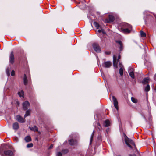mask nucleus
Segmentation results:
<instances>
[{
  "label": "nucleus",
  "instance_id": "obj_1",
  "mask_svg": "<svg viewBox=\"0 0 156 156\" xmlns=\"http://www.w3.org/2000/svg\"><path fill=\"white\" fill-rule=\"evenodd\" d=\"M124 134L126 144L131 149L132 148V147L130 144L133 146L134 147L136 148L135 144L133 141L131 139L128 138L125 134L124 133Z\"/></svg>",
  "mask_w": 156,
  "mask_h": 156
},
{
  "label": "nucleus",
  "instance_id": "obj_2",
  "mask_svg": "<svg viewBox=\"0 0 156 156\" xmlns=\"http://www.w3.org/2000/svg\"><path fill=\"white\" fill-rule=\"evenodd\" d=\"M121 58L120 55L118 56L117 59H116V56L115 55H113V64L114 66H115L116 68L118 67L117 65L119 61V59Z\"/></svg>",
  "mask_w": 156,
  "mask_h": 156
},
{
  "label": "nucleus",
  "instance_id": "obj_3",
  "mask_svg": "<svg viewBox=\"0 0 156 156\" xmlns=\"http://www.w3.org/2000/svg\"><path fill=\"white\" fill-rule=\"evenodd\" d=\"M93 47L94 50L97 52L100 53L101 52V48L98 44L97 43L93 44Z\"/></svg>",
  "mask_w": 156,
  "mask_h": 156
},
{
  "label": "nucleus",
  "instance_id": "obj_4",
  "mask_svg": "<svg viewBox=\"0 0 156 156\" xmlns=\"http://www.w3.org/2000/svg\"><path fill=\"white\" fill-rule=\"evenodd\" d=\"M120 26L122 29H123L127 28H129L130 29V27L131 26L129 24L126 23H122L120 24Z\"/></svg>",
  "mask_w": 156,
  "mask_h": 156
},
{
  "label": "nucleus",
  "instance_id": "obj_5",
  "mask_svg": "<svg viewBox=\"0 0 156 156\" xmlns=\"http://www.w3.org/2000/svg\"><path fill=\"white\" fill-rule=\"evenodd\" d=\"M132 30V26L130 27V29L129 28H127L123 29H121L120 31L124 34H127L130 33Z\"/></svg>",
  "mask_w": 156,
  "mask_h": 156
},
{
  "label": "nucleus",
  "instance_id": "obj_6",
  "mask_svg": "<svg viewBox=\"0 0 156 156\" xmlns=\"http://www.w3.org/2000/svg\"><path fill=\"white\" fill-rule=\"evenodd\" d=\"M134 71L133 69L131 68V67L129 68L128 71L129 73V75L133 79H134L135 78Z\"/></svg>",
  "mask_w": 156,
  "mask_h": 156
},
{
  "label": "nucleus",
  "instance_id": "obj_7",
  "mask_svg": "<svg viewBox=\"0 0 156 156\" xmlns=\"http://www.w3.org/2000/svg\"><path fill=\"white\" fill-rule=\"evenodd\" d=\"M4 153L6 156H13L14 155L13 152L11 150L5 151Z\"/></svg>",
  "mask_w": 156,
  "mask_h": 156
},
{
  "label": "nucleus",
  "instance_id": "obj_8",
  "mask_svg": "<svg viewBox=\"0 0 156 156\" xmlns=\"http://www.w3.org/2000/svg\"><path fill=\"white\" fill-rule=\"evenodd\" d=\"M112 99L113 101L114 106L117 110L118 109V102L115 97L114 96L112 97Z\"/></svg>",
  "mask_w": 156,
  "mask_h": 156
},
{
  "label": "nucleus",
  "instance_id": "obj_9",
  "mask_svg": "<svg viewBox=\"0 0 156 156\" xmlns=\"http://www.w3.org/2000/svg\"><path fill=\"white\" fill-rule=\"evenodd\" d=\"M14 57L13 55V52L12 51L9 55V61L11 64H13L14 62Z\"/></svg>",
  "mask_w": 156,
  "mask_h": 156
},
{
  "label": "nucleus",
  "instance_id": "obj_10",
  "mask_svg": "<svg viewBox=\"0 0 156 156\" xmlns=\"http://www.w3.org/2000/svg\"><path fill=\"white\" fill-rule=\"evenodd\" d=\"M16 119L20 123H24L25 122L24 119L19 115L16 116Z\"/></svg>",
  "mask_w": 156,
  "mask_h": 156
},
{
  "label": "nucleus",
  "instance_id": "obj_11",
  "mask_svg": "<svg viewBox=\"0 0 156 156\" xmlns=\"http://www.w3.org/2000/svg\"><path fill=\"white\" fill-rule=\"evenodd\" d=\"M30 105V103L27 101H26L23 103V108L25 110L27 109Z\"/></svg>",
  "mask_w": 156,
  "mask_h": 156
},
{
  "label": "nucleus",
  "instance_id": "obj_12",
  "mask_svg": "<svg viewBox=\"0 0 156 156\" xmlns=\"http://www.w3.org/2000/svg\"><path fill=\"white\" fill-rule=\"evenodd\" d=\"M111 63L110 61L104 62L102 65L103 67L105 68H109L111 66Z\"/></svg>",
  "mask_w": 156,
  "mask_h": 156
},
{
  "label": "nucleus",
  "instance_id": "obj_13",
  "mask_svg": "<svg viewBox=\"0 0 156 156\" xmlns=\"http://www.w3.org/2000/svg\"><path fill=\"white\" fill-rule=\"evenodd\" d=\"M114 20V16L111 15H109L108 18L106 20V22L107 23H109L111 22H113Z\"/></svg>",
  "mask_w": 156,
  "mask_h": 156
},
{
  "label": "nucleus",
  "instance_id": "obj_14",
  "mask_svg": "<svg viewBox=\"0 0 156 156\" xmlns=\"http://www.w3.org/2000/svg\"><path fill=\"white\" fill-rule=\"evenodd\" d=\"M69 144L71 146H74L76 145L77 143V141L76 140L73 139H71L69 140Z\"/></svg>",
  "mask_w": 156,
  "mask_h": 156
},
{
  "label": "nucleus",
  "instance_id": "obj_15",
  "mask_svg": "<svg viewBox=\"0 0 156 156\" xmlns=\"http://www.w3.org/2000/svg\"><path fill=\"white\" fill-rule=\"evenodd\" d=\"M116 42L119 44V50L120 51H122L123 49V44L122 41L120 40L116 41Z\"/></svg>",
  "mask_w": 156,
  "mask_h": 156
},
{
  "label": "nucleus",
  "instance_id": "obj_16",
  "mask_svg": "<svg viewBox=\"0 0 156 156\" xmlns=\"http://www.w3.org/2000/svg\"><path fill=\"white\" fill-rule=\"evenodd\" d=\"M29 128L31 131H33L34 132L38 131V128L36 126H34V127H29Z\"/></svg>",
  "mask_w": 156,
  "mask_h": 156
},
{
  "label": "nucleus",
  "instance_id": "obj_17",
  "mask_svg": "<svg viewBox=\"0 0 156 156\" xmlns=\"http://www.w3.org/2000/svg\"><path fill=\"white\" fill-rule=\"evenodd\" d=\"M19 127V124L17 122H15L13 124V128L15 130H17L18 129Z\"/></svg>",
  "mask_w": 156,
  "mask_h": 156
},
{
  "label": "nucleus",
  "instance_id": "obj_18",
  "mask_svg": "<svg viewBox=\"0 0 156 156\" xmlns=\"http://www.w3.org/2000/svg\"><path fill=\"white\" fill-rule=\"evenodd\" d=\"M24 140L26 142H29L31 141V137L29 136H27L25 137Z\"/></svg>",
  "mask_w": 156,
  "mask_h": 156
},
{
  "label": "nucleus",
  "instance_id": "obj_19",
  "mask_svg": "<svg viewBox=\"0 0 156 156\" xmlns=\"http://www.w3.org/2000/svg\"><path fill=\"white\" fill-rule=\"evenodd\" d=\"M110 124V122L108 120H107L104 121V125L105 126L108 127L109 126Z\"/></svg>",
  "mask_w": 156,
  "mask_h": 156
},
{
  "label": "nucleus",
  "instance_id": "obj_20",
  "mask_svg": "<svg viewBox=\"0 0 156 156\" xmlns=\"http://www.w3.org/2000/svg\"><path fill=\"white\" fill-rule=\"evenodd\" d=\"M148 78H144L142 82L143 84L144 85L148 83Z\"/></svg>",
  "mask_w": 156,
  "mask_h": 156
},
{
  "label": "nucleus",
  "instance_id": "obj_21",
  "mask_svg": "<svg viewBox=\"0 0 156 156\" xmlns=\"http://www.w3.org/2000/svg\"><path fill=\"white\" fill-rule=\"evenodd\" d=\"M23 81L24 84L26 85L27 83V80L26 75L25 74L24 76Z\"/></svg>",
  "mask_w": 156,
  "mask_h": 156
},
{
  "label": "nucleus",
  "instance_id": "obj_22",
  "mask_svg": "<svg viewBox=\"0 0 156 156\" xmlns=\"http://www.w3.org/2000/svg\"><path fill=\"white\" fill-rule=\"evenodd\" d=\"M120 68L119 70V72L121 76H122L123 73V70L122 67L121 66H120Z\"/></svg>",
  "mask_w": 156,
  "mask_h": 156
},
{
  "label": "nucleus",
  "instance_id": "obj_23",
  "mask_svg": "<svg viewBox=\"0 0 156 156\" xmlns=\"http://www.w3.org/2000/svg\"><path fill=\"white\" fill-rule=\"evenodd\" d=\"M18 94L20 97H23L24 92L23 90H21L20 92H18Z\"/></svg>",
  "mask_w": 156,
  "mask_h": 156
},
{
  "label": "nucleus",
  "instance_id": "obj_24",
  "mask_svg": "<svg viewBox=\"0 0 156 156\" xmlns=\"http://www.w3.org/2000/svg\"><path fill=\"white\" fill-rule=\"evenodd\" d=\"M150 87L149 84H147V86L145 87L144 90L146 92H148L149 91Z\"/></svg>",
  "mask_w": 156,
  "mask_h": 156
},
{
  "label": "nucleus",
  "instance_id": "obj_25",
  "mask_svg": "<svg viewBox=\"0 0 156 156\" xmlns=\"http://www.w3.org/2000/svg\"><path fill=\"white\" fill-rule=\"evenodd\" d=\"M131 100L134 103H136L138 101L137 99L134 97H132L131 98Z\"/></svg>",
  "mask_w": 156,
  "mask_h": 156
},
{
  "label": "nucleus",
  "instance_id": "obj_26",
  "mask_svg": "<svg viewBox=\"0 0 156 156\" xmlns=\"http://www.w3.org/2000/svg\"><path fill=\"white\" fill-rule=\"evenodd\" d=\"M94 24L97 29H98L99 28L100 25L98 23L96 22H94Z\"/></svg>",
  "mask_w": 156,
  "mask_h": 156
},
{
  "label": "nucleus",
  "instance_id": "obj_27",
  "mask_svg": "<svg viewBox=\"0 0 156 156\" xmlns=\"http://www.w3.org/2000/svg\"><path fill=\"white\" fill-rule=\"evenodd\" d=\"M140 35H141V37H146V34L145 32H144L142 31H140Z\"/></svg>",
  "mask_w": 156,
  "mask_h": 156
},
{
  "label": "nucleus",
  "instance_id": "obj_28",
  "mask_svg": "<svg viewBox=\"0 0 156 156\" xmlns=\"http://www.w3.org/2000/svg\"><path fill=\"white\" fill-rule=\"evenodd\" d=\"M30 115V111L29 110H27L26 111V113L24 116V118L29 115Z\"/></svg>",
  "mask_w": 156,
  "mask_h": 156
},
{
  "label": "nucleus",
  "instance_id": "obj_29",
  "mask_svg": "<svg viewBox=\"0 0 156 156\" xmlns=\"http://www.w3.org/2000/svg\"><path fill=\"white\" fill-rule=\"evenodd\" d=\"M94 131H93L91 135L90 139V144H91L92 143V142L93 136H94Z\"/></svg>",
  "mask_w": 156,
  "mask_h": 156
},
{
  "label": "nucleus",
  "instance_id": "obj_30",
  "mask_svg": "<svg viewBox=\"0 0 156 156\" xmlns=\"http://www.w3.org/2000/svg\"><path fill=\"white\" fill-rule=\"evenodd\" d=\"M33 145L32 143L28 144L27 146V147L28 148H31L33 147Z\"/></svg>",
  "mask_w": 156,
  "mask_h": 156
},
{
  "label": "nucleus",
  "instance_id": "obj_31",
  "mask_svg": "<svg viewBox=\"0 0 156 156\" xmlns=\"http://www.w3.org/2000/svg\"><path fill=\"white\" fill-rule=\"evenodd\" d=\"M69 151L67 149H65L62 150V152L63 154H66L68 153Z\"/></svg>",
  "mask_w": 156,
  "mask_h": 156
},
{
  "label": "nucleus",
  "instance_id": "obj_32",
  "mask_svg": "<svg viewBox=\"0 0 156 156\" xmlns=\"http://www.w3.org/2000/svg\"><path fill=\"white\" fill-rule=\"evenodd\" d=\"M147 108H148V113H149V115L150 116L151 115V112H150V111L151 110V108L148 105H147Z\"/></svg>",
  "mask_w": 156,
  "mask_h": 156
},
{
  "label": "nucleus",
  "instance_id": "obj_33",
  "mask_svg": "<svg viewBox=\"0 0 156 156\" xmlns=\"http://www.w3.org/2000/svg\"><path fill=\"white\" fill-rule=\"evenodd\" d=\"M153 144H154V151L155 153V149H156V145H155V141L154 139H153Z\"/></svg>",
  "mask_w": 156,
  "mask_h": 156
},
{
  "label": "nucleus",
  "instance_id": "obj_34",
  "mask_svg": "<svg viewBox=\"0 0 156 156\" xmlns=\"http://www.w3.org/2000/svg\"><path fill=\"white\" fill-rule=\"evenodd\" d=\"M98 31L99 32V33H101V32H102V33H103V34H104L105 33V31H104V30H103L102 29H101L98 30Z\"/></svg>",
  "mask_w": 156,
  "mask_h": 156
},
{
  "label": "nucleus",
  "instance_id": "obj_35",
  "mask_svg": "<svg viewBox=\"0 0 156 156\" xmlns=\"http://www.w3.org/2000/svg\"><path fill=\"white\" fill-rule=\"evenodd\" d=\"M56 156H62V153L60 152H58L56 154Z\"/></svg>",
  "mask_w": 156,
  "mask_h": 156
},
{
  "label": "nucleus",
  "instance_id": "obj_36",
  "mask_svg": "<svg viewBox=\"0 0 156 156\" xmlns=\"http://www.w3.org/2000/svg\"><path fill=\"white\" fill-rule=\"evenodd\" d=\"M15 72L14 70H12L11 72V76H13L15 75Z\"/></svg>",
  "mask_w": 156,
  "mask_h": 156
},
{
  "label": "nucleus",
  "instance_id": "obj_37",
  "mask_svg": "<svg viewBox=\"0 0 156 156\" xmlns=\"http://www.w3.org/2000/svg\"><path fill=\"white\" fill-rule=\"evenodd\" d=\"M6 73L8 76H9L10 73L9 72V69H7L6 70Z\"/></svg>",
  "mask_w": 156,
  "mask_h": 156
},
{
  "label": "nucleus",
  "instance_id": "obj_38",
  "mask_svg": "<svg viewBox=\"0 0 156 156\" xmlns=\"http://www.w3.org/2000/svg\"><path fill=\"white\" fill-rule=\"evenodd\" d=\"M144 64L146 65H149V64H150V62H148L147 61H146V62H144Z\"/></svg>",
  "mask_w": 156,
  "mask_h": 156
},
{
  "label": "nucleus",
  "instance_id": "obj_39",
  "mask_svg": "<svg viewBox=\"0 0 156 156\" xmlns=\"http://www.w3.org/2000/svg\"><path fill=\"white\" fill-rule=\"evenodd\" d=\"M101 136L100 134L98 135V139L99 140H101Z\"/></svg>",
  "mask_w": 156,
  "mask_h": 156
},
{
  "label": "nucleus",
  "instance_id": "obj_40",
  "mask_svg": "<svg viewBox=\"0 0 156 156\" xmlns=\"http://www.w3.org/2000/svg\"><path fill=\"white\" fill-rule=\"evenodd\" d=\"M105 54L106 55H109L110 54L111 52H108V51H106L105 52Z\"/></svg>",
  "mask_w": 156,
  "mask_h": 156
},
{
  "label": "nucleus",
  "instance_id": "obj_41",
  "mask_svg": "<svg viewBox=\"0 0 156 156\" xmlns=\"http://www.w3.org/2000/svg\"><path fill=\"white\" fill-rule=\"evenodd\" d=\"M53 144H51L50 146V147H49V149H51L53 147Z\"/></svg>",
  "mask_w": 156,
  "mask_h": 156
},
{
  "label": "nucleus",
  "instance_id": "obj_42",
  "mask_svg": "<svg viewBox=\"0 0 156 156\" xmlns=\"http://www.w3.org/2000/svg\"><path fill=\"white\" fill-rule=\"evenodd\" d=\"M136 155L135 154H129V156H135Z\"/></svg>",
  "mask_w": 156,
  "mask_h": 156
},
{
  "label": "nucleus",
  "instance_id": "obj_43",
  "mask_svg": "<svg viewBox=\"0 0 156 156\" xmlns=\"http://www.w3.org/2000/svg\"><path fill=\"white\" fill-rule=\"evenodd\" d=\"M119 66H121L122 67H123L122 65V63H121L120 62H119Z\"/></svg>",
  "mask_w": 156,
  "mask_h": 156
},
{
  "label": "nucleus",
  "instance_id": "obj_44",
  "mask_svg": "<svg viewBox=\"0 0 156 156\" xmlns=\"http://www.w3.org/2000/svg\"><path fill=\"white\" fill-rule=\"evenodd\" d=\"M14 140L16 141V142H17L18 141V140L17 139H14Z\"/></svg>",
  "mask_w": 156,
  "mask_h": 156
},
{
  "label": "nucleus",
  "instance_id": "obj_45",
  "mask_svg": "<svg viewBox=\"0 0 156 156\" xmlns=\"http://www.w3.org/2000/svg\"><path fill=\"white\" fill-rule=\"evenodd\" d=\"M98 129H99V131H100L101 130V126H99V127H98Z\"/></svg>",
  "mask_w": 156,
  "mask_h": 156
},
{
  "label": "nucleus",
  "instance_id": "obj_46",
  "mask_svg": "<svg viewBox=\"0 0 156 156\" xmlns=\"http://www.w3.org/2000/svg\"><path fill=\"white\" fill-rule=\"evenodd\" d=\"M155 77H156V73L155 74L154 76V79L155 80Z\"/></svg>",
  "mask_w": 156,
  "mask_h": 156
},
{
  "label": "nucleus",
  "instance_id": "obj_47",
  "mask_svg": "<svg viewBox=\"0 0 156 156\" xmlns=\"http://www.w3.org/2000/svg\"><path fill=\"white\" fill-rule=\"evenodd\" d=\"M98 126H100V123H98Z\"/></svg>",
  "mask_w": 156,
  "mask_h": 156
},
{
  "label": "nucleus",
  "instance_id": "obj_48",
  "mask_svg": "<svg viewBox=\"0 0 156 156\" xmlns=\"http://www.w3.org/2000/svg\"><path fill=\"white\" fill-rule=\"evenodd\" d=\"M37 132H38V133H39V134H41V132H40V131H37Z\"/></svg>",
  "mask_w": 156,
  "mask_h": 156
},
{
  "label": "nucleus",
  "instance_id": "obj_49",
  "mask_svg": "<svg viewBox=\"0 0 156 156\" xmlns=\"http://www.w3.org/2000/svg\"><path fill=\"white\" fill-rule=\"evenodd\" d=\"M143 117H144L145 119V116H143Z\"/></svg>",
  "mask_w": 156,
  "mask_h": 156
},
{
  "label": "nucleus",
  "instance_id": "obj_50",
  "mask_svg": "<svg viewBox=\"0 0 156 156\" xmlns=\"http://www.w3.org/2000/svg\"><path fill=\"white\" fill-rule=\"evenodd\" d=\"M17 104H18V105L19 104V103L18 102H17Z\"/></svg>",
  "mask_w": 156,
  "mask_h": 156
},
{
  "label": "nucleus",
  "instance_id": "obj_51",
  "mask_svg": "<svg viewBox=\"0 0 156 156\" xmlns=\"http://www.w3.org/2000/svg\"><path fill=\"white\" fill-rule=\"evenodd\" d=\"M120 156V155H118V156Z\"/></svg>",
  "mask_w": 156,
  "mask_h": 156
},
{
  "label": "nucleus",
  "instance_id": "obj_52",
  "mask_svg": "<svg viewBox=\"0 0 156 156\" xmlns=\"http://www.w3.org/2000/svg\"><path fill=\"white\" fill-rule=\"evenodd\" d=\"M135 156H136V155Z\"/></svg>",
  "mask_w": 156,
  "mask_h": 156
}]
</instances>
